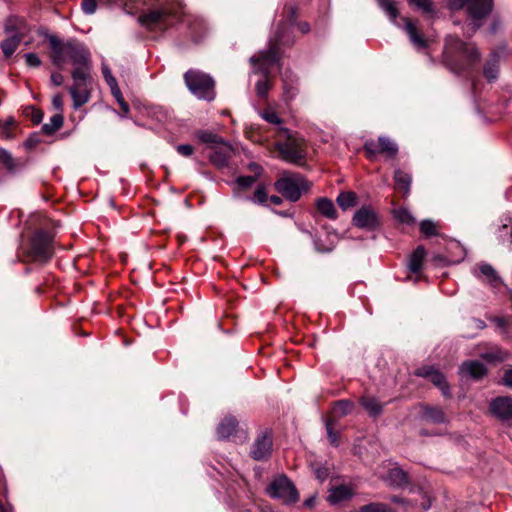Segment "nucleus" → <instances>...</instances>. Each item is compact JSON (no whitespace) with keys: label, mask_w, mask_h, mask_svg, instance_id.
Masks as SVG:
<instances>
[{"label":"nucleus","mask_w":512,"mask_h":512,"mask_svg":"<svg viewBox=\"0 0 512 512\" xmlns=\"http://www.w3.org/2000/svg\"><path fill=\"white\" fill-rule=\"evenodd\" d=\"M46 39L51 50V62L56 67L63 68L68 61L73 65L71 72L73 84L69 88V93L73 101V108L79 109L91 98L93 77L90 52L83 43L73 38L64 41L56 35L46 34Z\"/></svg>","instance_id":"nucleus-1"},{"label":"nucleus","mask_w":512,"mask_h":512,"mask_svg":"<svg viewBox=\"0 0 512 512\" xmlns=\"http://www.w3.org/2000/svg\"><path fill=\"white\" fill-rule=\"evenodd\" d=\"M292 43L290 34L286 31L285 24H281L275 37L270 39V47L261 51L259 55L250 57L249 61L253 66V73H261L267 77L274 66L279 65L280 55L279 45ZM270 90V84L266 78L258 80L255 85V91L258 97L266 98Z\"/></svg>","instance_id":"nucleus-2"},{"label":"nucleus","mask_w":512,"mask_h":512,"mask_svg":"<svg viewBox=\"0 0 512 512\" xmlns=\"http://www.w3.org/2000/svg\"><path fill=\"white\" fill-rule=\"evenodd\" d=\"M444 54L446 60L452 65L454 57H460L466 61L465 66L452 67V69L460 73L465 70L468 66L473 65L480 60V52L471 43H465L457 36L449 35L445 40Z\"/></svg>","instance_id":"nucleus-3"},{"label":"nucleus","mask_w":512,"mask_h":512,"mask_svg":"<svg viewBox=\"0 0 512 512\" xmlns=\"http://www.w3.org/2000/svg\"><path fill=\"white\" fill-rule=\"evenodd\" d=\"M379 7L386 13L389 17L390 21L397 27L403 29L409 37L412 45L418 49L422 50L426 48L427 42L426 40L418 33L416 25L409 18H402L399 22L398 18V9L396 4L392 0H377Z\"/></svg>","instance_id":"nucleus-4"},{"label":"nucleus","mask_w":512,"mask_h":512,"mask_svg":"<svg viewBox=\"0 0 512 512\" xmlns=\"http://www.w3.org/2000/svg\"><path fill=\"white\" fill-rule=\"evenodd\" d=\"M279 134L285 138L284 141L275 144L281 159L293 164L300 163L305 158L303 139L292 134L286 127H280Z\"/></svg>","instance_id":"nucleus-5"},{"label":"nucleus","mask_w":512,"mask_h":512,"mask_svg":"<svg viewBox=\"0 0 512 512\" xmlns=\"http://www.w3.org/2000/svg\"><path fill=\"white\" fill-rule=\"evenodd\" d=\"M189 91L198 99L212 101L215 98L213 78L198 70H189L184 74Z\"/></svg>","instance_id":"nucleus-6"},{"label":"nucleus","mask_w":512,"mask_h":512,"mask_svg":"<svg viewBox=\"0 0 512 512\" xmlns=\"http://www.w3.org/2000/svg\"><path fill=\"white\" fill-rule=\"evenodd\" d=\"M448 5L452 10H460L466 7L472 19V29L476 31L482 25L481 20L491 13L494 0H448Z\"/></svg>","instance_id":"nucleus-7"},{"label":"nucleus","mask_w":512,"mask_h":512,"mask_svg":"<svg viewBox=\"0 0 512 512\" xmlns=\"http://www.w3.org/2000/svg\"><path fill=\"white\" fill-rule=\"evenodd\" d=\"M274 187L285 199L296 202L310 186L301 174L289 173L280 177L274 183Z\"/></svg>","instance_id":"nucleus-8"},{"label":"nucleus","mask_w":512,"mask_h":512,"mask_svg":"<svg viewBox=\"0 0 512 512\" xmlns=\"http://www.w3.org/2000/svg\"><path fill=\"white\" fill-rule=\"evenodd\" d=\"M54 235L43 228H36L30 236V254L34 260L47 262L54 253Z\"/></svg>","instance_id":"nucleus-9"},{"label":"nucleus","mask_w":512,"mask_h":512,"mask_svg":"<svg viewBox=\"0 0 512 512\" xmlns=\"http://www.w3.org/2000/svg\"><path fill=\"white\" fill-rule=\"evenodd\" d=\"M267 493L284 504H294L299 500L296 487L285 475L274 478L267 487Z\"/></svg>","instance_id":"nucleus-10"},{"label":"nucleus","mask_w":512,"mask_h":512,"mask_svg":"<svg viewBox=\"0 0 512 512\" xmlns=\"http://www.w3.org/2000/svg\"><path fill=\"white\" fill-rule=\"evenodd\" d=\"M309 233L313 237L315 249L318 252H330L339 240V233L334 226H312Z\"/></svg>","instance_id":"nucleus-11"},{"label":"nucleus","mask_w":512,"mask_h":512,"mask_svg":"<svg viewBox=\"0 0 512 512\" xmlns=\"http://www.w3.org/2000/svg\"><path fill=\"white\" fill-rule=\"evenodd\" d=\"M364 149L370 158L377 153H386L389 157H394L398 153V145L385 136H380L377 142L374 140L367 141L364 144Z\"/></svg>","instance_id":"nucleus-12"},{"label":"nucleus","mask_w":512,"mask_h":512,"mask_svg":"<svg viewBox=\"0 0 512 512\" xmlns=\"http://www.w3.org/2000/svg\"><path fill=\"white\" fill-rule=\"evenodd\" d=\"M181 25L187 28L188 35L194 42H199L207 31L205 21L198 16L185 15L181 20Z\"/></svg>","instance_id":"nucleus-13"},{"label":"nucleus","mask_w":512,"mask_h":512,"mask_svg":"<svg viewBox=\"0 0 512 512\" xmlns=\"http://www.w3.org/2000/svg\"><path fill=\"white\" fill-rule=\"evenodd\" d=\"M416 375L429 379L447 397L450 395V387L445 376L433 367H422L417 369Z\"/></svg>","instance_id":"nucleus-14"},{"label":"nucleus","mask_w":512,"mask_h":512,"mask_svg":"<svg viewBox=\"0 0 512 512\" xmlns=\"http://www.w3.org/2000/svg\"><path fill=\"white\" fill-rule=\"evenodd\" d=\"M257 181V175L238 176L233 182L232 197L235 201L246 200L247 190Z\"/></svg>","instance_id":"nucleus-15"},{"label":"nucleus","mask_w":512,"mask_h":512,"mask_svg":"<svg viewBox=\"0 0 512 512\" xmlns=\"http://www.w3.org/2000/svg\"><path fill=\"white\" fill-rule=\"evenodd\" d=\"M213 149L209 156L210 162L218 169L227 167L233 154L232 147L226 142H221V144L214 146Z\"/></svg>","instance_id":"nucleus-16"},{"label":"nucleus","mask_w":512,"mask_h":512,"mask_svg":"<svg viewBox=\"0 0 512 512\" xmlns=\"http://www.w3.org/2000/svg\"><path fill=\"white\" fill-rule=\"evenodd\" d=\"M168 19L169 15L164 9H157L141 14L138 21L146 28H153L154 26H166Z\"/></svg>","instance_id":"nucleus-17"},{"label":"nucleus","mask_w":512,"mask_h":512,"mask_svg":"<svg viewBox=\"0 0 512 512\" xmlns=\"http://www.w3.org/2000/svg\"><path fill=\"white\" fill-rule=\"evenodd\" d=\"M492 414L501 420L512 419V397H497L490 403Z\"/></svg>","instance_id":"nucleus-18"},{"label":"nucleus","mask_w":512,"mask_h":512,"mask_svg":"<svg viewBox=\"0 0 512 512\" xmlns=\"http://www.w3.org/2000/svg\"><path fill=\"white\" fill-rule=\"evenodd\" d=\"M272 449V439L267 434H262L253 443L251 449V456L253 459L260 461L266 459Z\"/></svg>","instance_id":"nucleus-19"},{"label":"nucleus","mask_w":512,"mask_h":512,"mask_svg":"<svg viewBox=\"0 0 512 512\" xmlns=\"http://www.w3.org/2000/svg\"><path fill=\"white\" fill-rule=\"evenodd\" d=\"M459 373L463 377H469L475 380L481 379L487 373L486 366L478 360L465 361L459 368Z\"/></svg>","instance_id":"nucleus-20"},{"label":"nucleus","mask_w":512,"mask_h":512,"mask_svg":"<svg viewBox=\"0 0 512 512\" xmlns=\"http://www.w3.org/2000/svg\"><path fill=\"white\" fill-rule=\"evenodd\" d=\"M353 495L354 489L351 486L339 485L329 490L328 501L335 505L351 499Z\"/></svg>","instance_id":"nucleus-21"},{"label":"nucleus","mask_w":512,"mask_h":512,"mask_svg":"<svg viewBox=\"0 0 512 512\" xmlns=\"http://www.w3.org/2000/svg\"><path fill=\"white\" fill-rule=\"evenodd\" d=\"M421 418L425 421L442 424L446 422V416L442 408L438 406L421 405Z\"/></svg>","instance_id":"nucleus-22"},{"label":"nucleus","mask_w":512,"mask_h":512,"mask_svg":"<svg viewBox=\"0 0 512 512\" xmlns=\"http://www.w3.org/2000/svg\"><path fill=\"white\" fill-rule=\"evenodd\" d=\"M377 222L376 211L369 205L362 206L353 216V224H376Z\"/></svg>","instance_id":"nucleus-23"},{"label":"nucleus","mask_w":512,"mask_h":512,"mask_svg":"<svg viewBox=\"0 0 512 512\" xmlns=\"http://www.w3.org/2000/svg\"><path fill=\"white\" fill-rule=\"evenodd\" d=\"M283 81V90L286 101H291L295 98L298 93V89L295 86L296 79L290 71H285L281 74Z\"/></svg>","instance_id":"nucleus-24"},{"label":"nucleus","mask_w":512,"mask_h":512,"mask_svg":"<svg viewBox=\"0 0 512 512\" xmlns=\"http://www.w3.org/2000/svg\"><path fill=\"white\" fill-rule=\"evenodd\" d=\"M509 353L498 346H491L488 350L480 353V358L488 363L503 362L508 358Z\"/></svg>","instance_id":"nucleus-25"},{"label":"nucleus","mask_w":512,"mask_h":512,"mask_svg":"<svg viewBox=\"0 0 512 512\" xmlns=\"http://www.w3.org/2000/svg\"><path fill=\"white\" fill-rule=\"evenodd\" d=\"M316 207L320 214L326 217L329 220H336L337 218V210L333 201L329 198L322 197L317 199Z\"/></svg>","instance_id":"nucleus-26"},{"label":"nucleus","mask_w":512,"mask_h":512,"mask_svg":"<svg viewBox=\"0 0 512 512\" xmlns=\"http://www.w3.org/2000/svg\"><path fill=\"white\" fill-rule=\"evenodd\" d=\"M246 200H240V203H252L255 205L266 206L268 203V194L265 185L260 184L256 187L253 194L246 195Z\"/></svg>","instance_id":"nucleus-27"},{"label":"nucleus","mask_w":512,"mask_h":512,"mask_svg":"<svg viewBox=\"0 0 512 512\" xmlns=\"http://www.w3.org/2000/svg\"><path fill=\"white\" fill-rule=\"evenodd\" d=\"M238 422L234 417H226L217 428V435L220 439H227L236 431Z\"/></svg>","instance_id":"nucleus-28"},{"label":"nucleus","mask_w":512,"mask_h":512,"mask_svg":"<svg viewBox=\"0 0 512 512\" xmlns=\"http://www.w3.org/2000/svg\"><path fill=\"white\" fill-rule=\"evenodd\" d=\"M426 257V251L423 246H418L410 256L408 267L413 273H418Z\"/></svg>","instance_id":"nucleus-29"},{"label":"nucleus","mask_w":512,"mask_h":512,"mask_svg":"<svg viewBox=\"0 0 512 512\" xmlns=\"http://www.w3.org/2000/svg\"><path fill=\"white\" fill-rule=\"evenodd\" d=\"M386 481L392 486L400 487L408 483V477L401 468L394 467L388 471Z\"/></svg>","instance_id":"nucleus-30"},{"label":"nucleus","mask_w":512,"mask_h":512,"mask_svg":"<svg viewBox=\"0 0 512 512\" xmlns=\"http://www.w3.org/2000/svg\"><path fill=\"white\" fill-rule=\"evenodd\" d=\"M357 194L353 191H342L336 198V203L343 210L346 211L357 205Z\"/></svg>","instance_id":"nucleus-31"},{"label":"nucleus","mask_w":512,"mask_h":512,"mask_svg":"<svg viewBox=\"0 0 512 512\" xmlns=\"http://www.w3.org/2000/svg\"><path fill=\"white\" fill-rule=\"evenodd\" d=\"M360 403L362 407L367 411V413L372 417H377L382 413L383 406L374 397L363 396L360 399Z\"/></svg>","instance_id":"nucleus-32"},{"label":"nucleus","mask_w":512,"mask_h":512,"mask_svg":"<svg viewBox=\"0 0 512 512\" xmlns=\"http://www.w3.org/2000/svg\"><path fill=\"white\" fill-rule=\"evenodd\" d=\"M498 54L496 52L491 54V58L487 61L484 66V75L489 82H492L498 77Z\"/></svg>","instance_id":"nucleus-33"},{"label":"nucleus","mask_w":512,"mask_h":512,"mask_svg":"<svg viewBox=\"0 0 512 512\" xmlns=\"http://www.w3.org/2000/svg\"><path fill=\"white\" fill-rule=\"evenodd\" d=\"M479 274H477L478 277L482 276L485 277V279L492 285L496 286L500 282V278L498 277L496 271L494 268L487 263H481L478 266Z\"/></svg>","instance_id":"nucleus-34"},{"label":"nucleus","mask_w":512,"mask_h":512,"mask_svg":"<svg viewBox=\"0 0 512 512\" xmlns=\"http://www.w3.org/2000/svg\"><path fill=\"white\" fill-rule=\"evenodd\" d=\"M20 42H21V36L18 34L13 35V36L3 40L0 44V47H1L2 52L5 55V57L12 56L13 53L18 48Z\"/></svg>","instance_id":"nucleus-35"},{"label":"nucleus","mask_w":512,"mask_h":512,"mask_svg":"<svg viewBox=\"0 0 512 512\" xmlns=\"http://www.w3.org/2000/svg\"><path fill=\"white\" fill-rule=\"evenodd\" d=\"M394 181L396 186L402 190L405 194L410 191L411 176L408 173L403 172L400 169H396L394 173Z\"/></svg>","instance_id":"nucleus-36"},{"label":"nucleus","mask_w":512,"mask_h":512,"mask_svg":"<svg viewBox=\"0 0 512 512\" xmlns=\"http://www.w3.org/2000/svg\"><path fill=\"white\" fill-rule=\"evenodd\" d=\"M64 118L61 113L53 115L48 123L42 126L45 135H52L63 126Z\"/></svg>","instance_id":"nucleus-37"},{"label":"nucleus","mask_w":512,"mask_h":512,"mask_svg":"<svg viewBox=\"0 0 512 512\" xmlns=\"http://www.w3.org/2000/svg\"><path fill=\"white\" fill-rule=\"evenodd\" d=\"M0 162L5 166L8 172L14 173L18 168V162L13 158L12 154L4 149L0 148Z\"/></svg>","instance_id":"nucleus-38"},{"label":"nucleus","mask_w":512,"mask_h":512,"mask_svg":"<svg viewBox=\"0 0 512 512\" xmlns=\"http://www.w3.org/2000/svg\"><path fill=\"white\" fill-rule=\"evenodd\" d=\"M259 116L265 120L266 122L277 126V130L279 131L280 127H284L283 119L274 111L272 108L265 109L263 111H259Z\"/></svg>","instance_id":"nucleus-39"},{"label":"nucleus","mask_w":512,"mask_h":512,"mask_svg":"<svg viewBox=\"0 0 512 512\" xmlns=\"http://www.w3.org/2000/svg\"><path fill=\"white\" fill-rule=\"evenodd\" d=\"M420 232L426 239L435 238V243L440 244L446 237L438 231V226H420Z\"/></svg>","instance_id":"nucleus-40"},{"label":"nucleus","mask_w":512,"mask_h":512,"mask_svg":"<svg viewBox=\"0 0 512 512\" xmlns=\"http://www.w3.org/2000/svg\"><path fill=\"white\" fill-rule=\"evenodd\" d=\"M358 512H395L387 504L373 502L359 508Z\"/></svg>","instance_id":"nucleus-41"},{"label":"nucleus","mask_w":512,"mask_h":512,"mask_svg":"<svg viewBox=\"0 0 512 512\" xmlns=\"http://www.w3.org/2000/svg\"><path fill=\"white\" fill-rule=\"evenodd\" d=\"M396 220L400 224H415L416 219L407 209L400 208L394 212Z\"/></svg>","instance_id":"nucleus-42"},{"label":"nucleus","mask_w":512,"mask_h":512,"mask_svg":"<svg viewBox=\"0 0 512 512\" xmlns=\"http://www.w3.org/2000/svg\"><path fill=\"white\" fill-rule=\"evenodd\" d=\"M197 138L202 143H210V144H214L215 146H217V145L221 144V142H223L222 139L219 138L216 134H213L208 131H199L197 133Z\"/></svg>","instance_id":"nucleus-43"},{"label":"nucleus","mask_w":512,"mask_h":512,"mask_svg":"<svg viewBox=\"0 0 512 512\" xmlns=\"http://www.w3.org/2000/svg\"><path fill=\"white\" fill-rule=\"evenodd\" d=\"M110 90H111L112 95L116 99L117 103L120 105L123 113L127 114L129 112V105L124 100V98L122 96V92H121L119 86L117 85L115 87H112V88H110Z\"/></svg>","instance_id":"nucleus-44"},{"label":"nucleus","mask_w":512,"mask_h":512,"mask_svg":"<svg viewBox=\"0 0 512 512\" xmlns=\"http://www.w3.org/2000/svg\"><path fill=\"white\" fill-rule=\"evenodd\" d=\"M353 404L350 401L341 400L335 404L334 411L341 416L347 415L352 411Z\"/></svg>","instance_id":"nucleus-45"},{"label":"nucleus","mask_w":512,"mask_h":512,"mask_svg":"<svg viewBox=\"0 0 512 512\" xmlns=\"http://www.w3.org/2000/svg\"><path fill=\"white\" fill-rule=\"evenodd\" d=\"M409 3L425 13H433V6L430 0H408Z\"/></svg>","instance_id":"nucleus-46"},{"label":"nucleus","mask_w":512,"mask_h":512,"mask_svg":"<svg viewBox=\"0 0 512 512\" xmlns=\"http://www.w3.org/2000/svg\"><path fill=\"white\" fill-rule=\"evenodd\" d=\"M101 69H102V74H103V77H104L107 85L110 88L117 86L118 85L117 80L113 76V74H112L110 68L108 67V65L103 63Z\"/></svg>","instance_id":"nucleus-47"},{"label":"nucleus","mask_w":512,"mask_h":512,"mask_svg":"<svg viewBox=\"0 0 512 512\" xmlns=\"http://www.w3.org/2000/svg\"><path fill=\"white\" fill-rule=\"evenodd\" d=\"M326 430H327V435H328V439L330 441V443L333 445V446H338L339 445V433L337 431H334V428H333V424L331 421H328L326 423Z\"/></svg>","instance_id":"nucleus-48"},{"label":"nucleus","mask_w":512,"mask_h":512,"mask_svg":"<svg viewBox=\"0 0 512 512\" xmlns=\"http://www.w3.org/2000/svg\"><path fill=\"white\" fill-rule=\"evenodd\" d=\"M82 10L87 15H92L97 9L96 0H83L81 3Z\"/></svg>","instance_id":"nucleus-49"},{"label":"nucleus","mask_w":512,"mask_h":512,"mask_svg":"<svg viewBox=\"0 0 512 512\" xmlns=\"http://www.w3.org/2000/svg\"><path fill=\"white\" fill-rule=\"evenodd\" d=\"M26 64L30 67H39L41 65V59L36 53H26L24 55Z\"/></svg>","instance_id":"nucleus-50"},{"label":"nucleus","mask_w":512,"mask_h":512,"mask_svg":"<svg viewBox=\"0 0 512 512\" xmlns=\"http://www.w3.org/2000/svg\"><path fill=\"white\" fill-rule=\"evenodd\" d=\"M176 151L185 157H189L193 154L194 149L190 144H180L176 146Z\"/></svg>","instance_id":"nucleus-51"},{"label":"nucleus","mask_w":512,"mask_h":512,"mask_svg":"<svg viewBox=\"0 0 512 512\" xmlns=\"http://www.w3.org/2000/svg\"><path fill=\"white\" fill-rule=\"evenodd\" d=\"M502 384L512 389V367L505 370L502 377Z\"/></svg>","instance_id":"nucleus-52"},{"label":"nucleus","mask_w":512,"mask_h":512,"mask_svg":"<svg viewBox=\"0 0 512 512\" xmlns=\"http://www.w3.org/2000/svg\"><path fill=\"white\" fill-rule=\"evenodd\" d=\"M52 104L54 106V108L58 111H62L63 110V97L61 94H55L52 98Z\"/></svg>","instance_id":"nucleus-53"},{"label":"nucleus","mask_w":512,"mask_h":512,"mask_svg":"<svg viewBox=\"0 0 512 512\" xmlns=\"http://www.w3.org/2000/svg\"><path fill=\"white\" fill-rule=\"evenodd\" d=\"M50 81L54 86H61L64 82V77L61 73L53 72Z\"/></svg>","instance_id":"nucleus-54"},{"label":"nucleus","mask_w":512,"mask_h":512,"mask_svg":"<svg viewBox=\"0 0 512 512\" xmlns=\"http://www.w3.org/2000/svg\"><path fill=\"white\" fill-rule=\"evenodd\" d=\"M15 124V120L13 117H9L8 119L5 120L4 124H3V133L5 134V137L6 138H9L11 136L10 132H9V129Z\"/></svg>","instance_id":"nucleus-55"},{"label":"nucleus","mask_w":512,"mask_h":512,"mask_svg":"<svg viewBox=\"0 0 512 512\" xmlns=\"http://www.w3.org/2000/svg\"><path fill=\"white\" fill-rule=\"evenodd\" d=\"M31 119L35 124H39L43 119V113L35 108H32Z\"/></svg>","instance_id":"nucleus-56"},{"label":"nucleus","mask_w":512,"mask_h":512,"mask_svg":"<svg viewBox=\"0 0 512 512\" xmlns=\"http://www.w3.org/2000/svg\"><path fill=\"white\" fill-rule=\"evenodd\" d=\"M328 476V471L325 468H320L316 471V477L321 481L325 480Z\"/></svg>","instance_id":"nucleus-57"},{"label":"nucleus","mask_w":512,"mask_h":512,"mask_svg":"<svg viewBox=\"0 0 512 512\" xmlns=\"http://www.w3.org/2000/svg\"><path fill=\"white\" fill-rule=\"evenodd\" d=\"M268 201L273 205H280L282 203V198L280 196L273 195L268 197Z\"/></svg>","instance_id":"nucleus-58"},{"label":"nucleus","mask_w":512,"mask_h":512,"mask_svg":"<svg viewBox=\"0 0 512 512\" xmlns=\"http://www.w3.org/2000/svg\"><path fill=\"white\" fill-rule=\"evenodd\" d=\"M374 227L375 226H367V225H364V226H353V228L355 230H360V231L368 232V233H371L373 231Z\"/></svg>","instance_id":"nucleus-59"},{"label":"nucleus","mask_w":512,"mask_h":512,"mask_svg":"<svg viewBox=\"0 0 512 512\" xmlns=\"http://www.w3.org/2000/svg\"><path fill=\"white\" fill-rule=\"evenodd\" d=\"M298 27L300 31L304 34L310 31V25L307 22L300 23Z\"/></svg>","instance_id":"nucleus-60"},{"label":"nucleus","mask_w":512,"mask_h":512,"mask_svg":"<svg viewBox=\"0 0 512 512\" xmlns=\"http://www.w3.org/2000/svg\"><path fill=\"white\" fill-rule=\"evenodd\" d=\"M391 501L393 503H397V504H407L408 503L405 499H403L399 496H392Z\"/></svg>","instance_id":"nucleus-61"},{"label":"nucleus","mask_w":512,"mask_h":512,"mask_svg":"<svg viewBox=\"0 0 512 512\" xmlns=\"http://www.w3.org/2000/svg\"><path fill=\"white\" fill-rule=\"evenodd\" d=\"M295 20H296V12L294 9H291L290 11V17H289V25H293L295 23Z\"/></svg>","instance_id":"nucleus-62"},{"label":"nucleus","mask_w":512,"mask_h":512,"mask_svg":"<svg viewBox=\"0 0 512 512\" xmlns=\"http://www.w3.org/2000/svg\"><path fill=\"white\" fill-rule=\"evenodd\" d=\"M249 168L253 171H256L258 174L261 172V167L256 163H250Z\"/></svg>","instance_id":"nucleus-63"},{"label":"nucleus","mask_w":512,"mask_h":512,"mask_svg":"<svg viewBox=\"0 0 512 512\" xmlns=\"http://www.w3.org/2000/svg\"><path fill=\"white\" fill-rule=\"evenodd\" d=\"M475 325L479 329H484L486 327L485 322L483 320H481V319H476L475 320Z\"/></svg>","instance_id":"nucleus-64"}]
</instances>
